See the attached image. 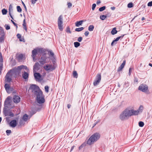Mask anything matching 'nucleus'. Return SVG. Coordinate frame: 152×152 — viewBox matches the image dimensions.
Wrapping results in <instances>:
<instances>
[{
  "label": "nucleus",
  "mask_w": 152,
  "mask_h": 152,
  "mask_svg": "<svg viewBox=\"0 0 152 152\" xmlns=\"http://www.w3.org/2000/svg\"><path fill=\"white\" fill-rule=\"evenodd\" d=\"M100 134L98 133H95L92 135L87 141V144L90 145L94 144L97 141L100 137Z\"/></svg>",
  "instance_id": "f257e3e1"
},
{
  "label": "nucleus",
  "mask_w": 152,
  "mask_h": 152,
  "mask_svg": "<svg viewBox=\"0 0 152 152\" xmlns=\"http://www.w3.org/2000/svg\"><path fill=\"white\" fill-rule=\"evenodd\" d=\"M130 117L129 113V109L127 108L120 115L119 118L122 121H124L127 119L129 117Z\"/></svg>",
  "instance_id": "f03ea898"
},
{
  "label": "nucleus",
  "mask_w": 152,
  "mask_h": 152,
  "mask_svg": "<svg viewBox=\"0 0 152 152\" xmlns=\"http://www.w3.org/2000/svg\"><path fill=\"white\" fill-rule=\"evenodd\" d=\"M34 95L36 96V100L38 103L42 104L44 103L45 101L44 96L41 90L38 91Z\"/></svg>",
  "instance_id": "7ed1b4c3"
},
{
  "label": "nucleus",
  "mask_w": 152,
  "mask_h": 152,
  "mask_svg": "<svg viewBox=\"0 0 152 152\" xmlns=\"http://www.w3.org/2000/svg\"><path fill=\"white\" fill-rule=\"evenodd\" d=\"M14 71V73H15L16 75H19L21 71L26 70L27 72L28 71V69L26 66L21 65L18 66L16 68L12 70Z\"/></svg>",
  "instance_id": "20e7f679"
},
{
  "label": "nucleus",
  "mask_w": 152,
  "mask_h": 152,
  "mask_svg": "<svg viewBox=\"0 0 152 152\" xmlns=\"http://www.w3.org/2000/svg\"><path fill=\"white\" fill-rule=\"evenodd\" d=\"M49 57L46 54H43L42 55L39 62L41 64L44 65L45 63L49 62Z\"/></svg>",
  "instance_id": "39448f33"
},
{
  "label": "nucleus",
  "mask_w": 152,
  "mask_h": 152,
  "mask_svg": "<svg viewBox=\"0 0 152 152\" xmlns=\"http://www.w3.org/2000/svg\"><path fill=\"white\" fill-rule=\"evenodd\" d=\"M138 89L147 94H150V92L148 89V87L146 85L143 84L139 86Z\"/></svg>",
  "instance_id": "423d86ee"
},
{
  "label": "nucleus",
  "mask_w": 152,
  "mask_h": 152,
  "mask_svg": "<svg viewBox=\"0 0 152 152\" xmlns=\"http://www.w3.org/2000/svg\"><path fill=\"white\" fill-rule=\"evenodd\" d=\"M56 66L54 64H45L43 66V68L46 71L48 72L52 71L55 69Z\"/></svg>",
  "instance_id": "0eeeda50"
},
{
  "label": "nucleus",
  "mask_w": 152,
  "mask_h": 152,
  "mask_svg": "<svg viewBox=\"0 0 152 152\" xmlns=\"http://www.w3.org/2000/svg\"><path fill=\"white\" fill-rule=\"evenodd\" d=\"M13 70H10L8 72L5 76V81L6 82H10L11 81V77L14 74Z\"/></svg>",
  "instance_id": "6e6552de"
},
{
  "label": "nucleus",
  "mask_w": 152,
  "mask_h": 152,
  "mask_svg": "<svg viewBox=\"0 0 152 152\" xmlns=\"http://www.w3.org/2000/svg\"><path fill=\"white\" fill-rule=\"evenodd\" d=\"M63 18L61 15L58 17V24L59 29L61 31H62L63 29Z\"/></svg>",
  "instance_id": "1a4fd4ad"
},
{
  "label": "nucleus",
  "mask_w": 152,
  "mask_h": 152,
  "mask_svg": "<svg viewBox=\"0 0 152 152\" xmlns=\"http://www.w3.org/2000/svg\"><path fill=\"white\" fill-rule=\"evenodd\" d=\"M29 88L32 90V91L34 94L41 90L39 89V87L35 85H31Z\"/></svg>",
  "instance_id": "9d476101"
},
{
  "label": "nucleus",
  "mask_w": 152,
  "mask_h": 152,
  "mask_svg": "<svg viewBox=\"0 0 152 152\" xmlns=\"http://www.w3.org/2000/svg\"><path fill=\"white\" fill-rule=\"evenodd\" d=\"M101 74H97L93 83L94 86H96L99 84L101 81Z\"/></svg>",
  "instance_id": "9b49d317"
},
{
  "label": "nucleus",
  "mask_w": 152,
  "mask_h": 152,
  "mask_svg": "<svg viewBox=\"0 0 152 152\" xmlns=\"http://www.w3.org/2000/svg\"><path fill=\"white\" fill-rule=\"evenodd\" d=\"M40 49H35L32 51L31 56L33 58V60L34 61H35V58L37 53L40 52Z\"/></svg>",
  "instance_id": "f8f14e48"
},
{
  "label": "nucleus",
  "mask_w": 152,
  "mask_h": 152,
  "mask_svg": "<svg viewBox=\"0 0 152 152\" xmlns=\"http://www.w3.org/2000/svg\"><path fill=\"white\" fill-rule=\"evenodd\" d=\"M129 111L130 116L132 115H137L139 114L137 110H135L133 109H129Z\"/></svg>",
  "instance_id": "ddd939ff"
},
{
  "label": "nucleus",
  "mask_w": 152,
  "mask_h": 152,
  "mask_svg": "<svg viewBox=\"0 0 152 152\" xmlns=\"http://www.w3.org/2000/svg\"><path fill=\"white\" fill-rule=\"evenodd\" d=\"M6 90L8 93L10 92L13 91V88L10 87V86L8 84L6 83L4 86Z\"/></svg>",
  "instance_id": "4468645a"
},
{
  "label": "nucleus",
  "mask_w": 152,
  "mask_h": 152,
  "mask_svg": "<svg viewBox=\"0 0 152 152\" xmlns=\"http://www.w3.org/2000/svg\"><path fill=\"white\" fill-rule=\"evenodd\" d=\"M17 58L19 61H21L25 59V56L23 54H18L17 55Z\"/></svg>",
  "instance_id": "2eb2a0df"
},
{
  "label": "nucleus",
  "mask_w": 152,
  "mask_h": 152,
  "mask_svg": "<svg viewBox=\"0 0 152 152\" xmlns=\"http://www.w3.org/2000/svg\"><path fill=\"white\" fill-rule=\"evenodd\" d=\"M20 98L18 96L15 95L13 98V100L14 103H17L19 102L20 101Z\"/></svg>",
  "instance_id": "dca6fc26"
},
{
  "label": "nucleus",
  "mask_w": 152,
  "mask_h": 152,
  "mask_svg": "<svg viewBox=\"0 0 152 152\" xmlns=\"http://www.w3.org/2000/svg\"><path fill=\"white\" fill-rule=\"evenodd\" d=\"M17 124V121L15 120H12L10 123V126L13 128L15 127L16 126Z\"/></svg>",
  "instance_id": "f3484780"
},
{
  "label": "nucleus",
  "mask_w": 152,
  "mask_h": 152,
  "mask_svg": "<svg viewBox=\"0 0 152 152\" xmlns=\"http://www.w3.org/2000/svg\"><path fill=\"white\" fill-rule=\"evenodd\" d=\"M11 97H8L6 99L5 102L4 104L5 105H6L7 106H8L10 105V101H11Z\"/></svg>",
  "instance_id": "a211bd4d"
},
{
  "label": "nucleus",
  "mask_w": 152,
  "mask_h": 152,
  "mask_svg": "<svg viewBox=\"0 0 152 152\" xmlns=\"http://www.w3.org/2000/svg\"><path fill=\"white\" fill-rule=\"evenodd\" d=\"M5 34L4 32H0V43L4 41Z\"/></svg>",
  "instance_id": "6ab92c4d"
},
{
  "label": "nucleus",
  "mask_w": 152,
  "mask_h": 152,
  "mask_svg": "<svg viewBox=\"0 0 152 152\" xmlns=\"http://www.w3.org/2000/svg\"><path fill=\"white\" fill-rule=\"evenodd\" d=\"M34 75L36 80L39 81L40 80L41 75L39 73L35 72Z\"/></svg>",
  "instance_id": "aec40b11"
},
{
  "label": "nucleus",
  "mask_w": 152,
  "mask_h": 152,
  "mask_svg": "<svg viewBox=\"0 0 152 152\" xmlns=\"http://www.w3.org/2000/svg\"><path fill=\"white\" fill-rule=\"evenodd\" d=\"M126 64V61H124L123 63L121 64L120 66L119 67L118 69V71L119 72L121 71L124 68Z\"/></svg>",
  "instance_id": "412c9836"
},
{
  "label": "nucleus",
  "mask_w": 152,
  "mask_h": 152,
  "mask_svg": "<svg viewBox=\"0 0 152 152\" xmlns=\"http://www.w3.org/2000/svg\"><path fill=\"white\" fill-rule=\"evenodd\" d=\"M39 64L38 63H36L34 66L33 70L34 72H37L39 69Z\"/></svg>",
  "instance_id": "4be33fe9"
},
{
  "label": "nucleus",
  "mask_w": 152,
  "mask_h": 152,
  "mask_svg": "<svg viewBox=\"0 0 152 152\" xmlns=\"http://www.w3.org/2000/svg\"><path fill=\"white\" fill-rule=\"evenodd\" d=\"M30 118V116H29L27 115L26 114L23 115L22 119L23 120L25 121H26L28 119H29Z\"/></svg>",
  "instance_id": "5701e85b"
},
{
  "label": "nucleus",
  "mask_w": 152,
  "mask_h": 152,
  "mask_svg": "<svg viewBox=\"0 0 152 152\" xmlns=\"http://www.w3.org/2000/svg\"><path fill=\"white\" fill-rule=\"evenodd\" d=\"M143 110V107L142 105H140L138 109L137 110L139 114L141 113Z\"/></svg>",
  "instance_id": "b1692460"
},
{
  "label": "nucleus",
  "mask_w": 152,
  "mask_h": 152,
  "mask_svg": "<svg viewBox=\"0 0 152 152\" xmlns=\"http://www.w3.org/2000/svg\"><path fill=\"white\" fill-rule=\"evenodd\" d=\"M121 37H117L112 42L111 45L113 46L114 45H115L116 44V42L118 41Z\"/></svg>",
  "instance_id": "393cba45"
},
{
  "label": "nucleus",
  "mask_w": 152,
  "mask_h": 152,
  "mask_svg": "<svg viewBox=\"0 0 152 152\" xmlns=\"http://www.w3.org/2000/svg\"><path fill=\"white\" fill-rule=\"evenodd\" d=\"M83 20H81L79 21H77L75 23V26L77 27H79L80 26L82 25L83 22Z\"/></svg>",
  "instance_id": "a878e982"
},
{
  "label": "nucleus",
  "mask_w": 152,
  "mask_h": 152,
  "mask_svg": "<svg viewBox=\"0 0 152 152\" xmlns=\"http://www.w3.org/2000/svg\"><path fill=\"white\" fill-rule=\"evenodd\" d=\"M28 74L26 72H24V73L23 75V77L25 79H26L28 78Z\"/></svg>",
  "instance_id": "bb28decb"
},
{
  "label": "nucleus",
  "mask_w": 152,
  "mask_h": 152,
  "mask_svg": "<svg viewBox=\"0 0 152 152\" xmlns=\"http://www.w3.org/2000/svg\"><path fill=\"white\" fill-rule=\"evenodd\" d=\"M117 32L115 28H113L111 31V33L112 35H114L116 34Z\"/></svg>",
  "instance_id": "cd10ccee"
},
{
  "label": "nucleus",
  "mask_w": 152,
  "mask_h": 152,
  "mask_svg": "<svg viewBox=\"0 0 152 152\" xmlns=\"http://www.w3.org/2000/svg\"><path fill=\"white\" fill-rule=\"evenodd\" d=\"M23 26L24 29L26 31H27V28L26 26V23L25 22V20H24L23 21Z\"/></svg>",
  "instance_id": "c85d7f7f"
},
{
  "label": "nucleus",
  "mask_w": 152,
  "mask_h": 152,
  "mask_svg": "<svg viewBox=\"0 0 152 152\" xmlns=\"http://www.w3.org/2000/svg\"><path fill=\"white\" fill-rule=\"evenodd\" d=\"M13 11V9H12V5L10 4L9 7V13L10 14V13H11Z\"/></svg>",
  "instance_id": "c756f323"
},
{
  "label": "nucleus",
  "mask_w": 152,
  "mask_h": 152,
  "mask_svg": "<svg viewBox=\"0 0 152 152\" xmlns=\"http://www.w3.org/2000/svg\"><path fill=\"white\" fill-rule=\"evenodd\" d=\"M74 44L75 47L76 48H77L80 45V43L78 42H74Z\"/></svg>",
  "instance_id": "7c9ffc66"
},
{
  "label": "nucleus",
  "mask_w": 152,
  "mask_h": 152,
  "mask_svg": "<svg viewBox=\"0 0 152 152\" xmlns=\"http://www.w3.org/2000/svg\"><path fill=\"white\" fill-rule=\"evenodd\" d=\"M94 28V26L93 25H90L88 28V30L90 31H93Z\"/></svg>",
  "instance_id": "2f4dec72"
},
{
  "label": "nucleus",
  "mask_w": 152,
  "mask_h": 152,
  "mask_svg": "<svg viewBox=\"0 0 152 152\" xmlns=\"http://www.w3.org/2000/svg\"><path fill=\"white\" fill-rule=\"evenodd\" d=\"M73 75L74 77L77 78V74L76 71H74Z\"/></svg>",
  "instance_id": "473e14b6"
},
{
  "label": "nucleus",
  "mask_w": 152,
  "mask_h": 152,
  "mask_svg": "<svg viewBox=\"0 0 152 152\" xmlns=\"http://www.w3.org/2000/svg\"><path fill=\"white\" fill-rule=\"evenodd\" d=\"M83 29H84V28L82 27L76 28L75 29V31H80L83 30Z\"/></svg>",
  "instance_id": "72a5a7b5"
},
{
  "label": "nucleus",
  "mask_w": 152,
  "mask_h": 152,
  "mask_svg": "<svg viewBox=\"0 0 152 152\" xmlns=\"http://www.w3.org/2000/svg\"><path fill=\"white\" fill-rule=\"evenodd\" d=\"M2 13L3 15H6L7 12V10L5 9H4L2 10Z\"/></svg>",
  "instance_id": "f704fd0d"
},
{
  "label": "nucleus",
  "mask_w": 152,
  "mask_h": 152,
  "mask_svg": "<svg viewBox=\"0 0 152 152\" xmlns=\"http://www.w3.org/2000/svg\"><path fill=\"white\" fill-rule=\"evenodd\" d=\"M17 11L19 12H21L22 11V9L20 7V6H17Z\"/></svg>",
  "instance_id": "c9c22d12"
},
{
  "label": "nucleus",
  "mask_w": 152,
  "mask_h": 152,
  "mask_svg": "<svg viewBox=\"0 0 152 152\" xmlns=\"http://www.w3.org/2000/svg\"><path fill=\"white\" fill-rule=\"evenodd\" d=\"M66 32L68 33L71 34V32L70 31V29L69 27H68L66 29Z\"/></svg>",
  "instance_id": "e433bc0d"
},
{
  "label": "nucleus",
  "mask_w": 152,
  "mask_h": 152,
  "mask_svg": "<svg viewBox=\"0 0 152 152\" xmlns=\"http://www.w3.org/2000/svg\"><path fill=\"white\" fill-rule=\"evenodd\" d=\"M139 125L140 126L142 127L144 126V123L143 122L140 121L139 123Z\"/></svg>",
  "instance_id": "4c0bfd02"
},
{
  "label": "nucleus",
  "mask_w": 152,
  "mask_h": 152,
  "mask_svg": "<svg viewBox=\"0 0 152 152\" xmlns=\"http://www.w3.org/2000/svg\"><path fill=\"white\" fill-rule=\"evenodd\" d=\"M133 6V4L132 3H130L128 4L127 7L128 8H131Z\"/></svg>",
  "instance_id": "58836bf2"
},
{
  "label": "nucleus",
  "mask_w": 152,
  "mask_h": 152,
  "mask_svg": "<svg viewBox=\"0 0 152 152\" xmlns=\"http://www.w3.org/2000/svg\"><path fill=\"white\" fill-rule=\"evenodd\" d=\"M105 9V6H103L102 7H100L99 9V10L100 11H102L103 10H104Z\"/></svg>",
  "instance_id": "ea45409f"
},
{
  "label": "nucleus",
  "mask_w": 152,
  "mask_h": 152,
  "mask_svg": "<svg viewBox=\"0 0 152 152\" xmlns=\"http://www.w3.org/2000/svg\"><path fill=\"white\" fill-rule=\"evenodd\" d=\"M106 18V16L104 15H101L100 17V18L102 20H104Z\"/></svg>",
  "instance_id": "a19ab883"
},
{
  "label": "nucleus",
  "mask_w": 152,
  "mask_h": 152,
  "mask_svg": "<svg viewBox=\"0 0 152 152\" xmlns=\"http://www.w3.org/2000/svg\"><path fill=\"white\" fill-rule=\"evenodd\" d=\"M45 90L46 92H48L49 90V87L47 86H46L45 87Z\"/></svg>",
  "instance_id": "79ce46f5"
},
{
  "label": "nucleus",
  "mask_w": 152,
  "mask_h": 152,
  "mask_svg": "<svg viewBox=\"0 0 152 152\" xmlns=\"http://www.w3.org/2000/svg\"><path fill=\"white\" fill-rule=\"evenodd\" d=\"M83 38L82 37H78V38L77 39V41L79 42H81Z\"/></svg>",
  "instance_id": "37998d69"
},
{
  "label": "nucleus",
  "mask_w": 152,
  "mask_h": 152,
  "mask_svg": "<svg viewBox=\"0 0 152 152\" xmlns=\"http://www.w3.org/2000/svg\"><path fill=\"white\" fill-rule=\"evenodd\" d=\"M96 4H93L92 5V10H94V9H95V8L96 7Z\"/></svg>",
  "instance_id": "c03bdc74"
},
{
  "label": "nucleus",
  "mask_w": 152,
  "mask_h": 152,
  "mask_svg": "<svg viewBox=\"0 0 152 152\" xmlns=\"http://www.w3.org/2000/svg\"><path fill=\"white\" fill-rule=\"evenodd\" d=\"M37 1V0H31V2L32 4H34Z\"/></svg>",
  "instance_id": "a18cd8bd"
},
{
  "label": "nucleus",
  "mask_w": 152,
  "mask_h": 152,
  "mask_svg": "<svg viewBox=\"0 0 152 152\" xmlns=\"http://www.w3.org/2000/svg\"><path fill=\"white\" fill-rule=\"evenodd\" d=\"M68 7V8H70L72 6V4L70 2H68L67 3Z\"/></svg>",
  "instance_id": "49530a36"
},
{
  "label": "nucleus",
  "mask_w": 152,
  "mask_h": 152,
  "mask_svg": "<svg viewBox=\"0 0 152 152\" xmlns=\"http://www.w3.org/2000/svg\"><path fill=\"white\" fill-rule=\"evenodd\" d=\"M148 6L149 7H151L152 6V1H150L148 3Z\"/></svg>",
  "instance_id": "de8ad7c7"
},
{
  "label": "nucleus",
  "mask_w": 152,
  "mask_h": 152,
  "mask_svg": "<svg viewBox=\"0 0 152 152\" xmlns=\"http://www.w3.org/2000/svg\"><path fill=\"white\" fill-rule=\"evenodd\" d=\"M11 131L10 130H7L6 131V132L8 135V134H10L11 133Z\"/></svg>",
  "instance_id": "09e8293b"
},
{
  "label": "nucleus",
  "mask_w": 152,
  "mask_h": 152,
  "mask_svg": "<svg viewBox=\"0 0 152 152\" xmlns=\"http://www.w3.org/2000/svg\"><path fill=\"white\" fill-rule=\"evenodd\" d=\"M132 68H131L129 69V75H130L131 72L132 70Z\"/></svg>",
  "instance_id": "8fccbe9b"
},
{
  "label": "nucleus",
  "mask_w": 152,
  "mask_h": 152,
  "mask_svg": "<svg viewBox=\"0 0 152 152\" xmlns=\"http://www.w3.org/2000/svg\"><path fill=\"white\" fill-rule=\"evenodd\" d=\"M89 34V32L88 31H86L85 32L84 34L86 36H87Z\"/></svg>",
  "instance_id": "3c124183"
},
{
  "label": "nucleus",
  "mask_w": 152,
  "mask_h": 152,
  "mask_svg": "<svg viewBox=\"0 0 152 152\" xmlns=\"http://www.w3.org/2000/svg\"><path fill=\"white\" fill-rule=\"evenodd\" d=\"M10 28V26H9L7 25L6 27V29L7 30H9Z\"/></svg>",
  "instance_id": "603ef678"
},
{
  "label": "nucleus",
  "mask_w": 152,
  "mask_h": 152,
  "mask_svg": "<svg viewBox=\"0 0 152 152\" xmlns=\"http://www.w3.org/2000/svg\"><path fill=\"white\" fill-rule=\"evenodd\" d=\"M2 57L1 53H0V61H2Z\"/></svg>",
  "instance_id": "864d4df0"
},
{
  "label": "nucleus",
  "mask_w": 152,
  "mask_h": 152,
  "mask_svg": "<svg viewBox=\"0 0 152 152\" xmlns=\"http://www.w3.org/2000/svg\"><path fill=\"white\" fill-rule=\"evenodd\" d=\"M20 41H23L24 42V39L23 38H20Z\"/></svg>",
  "instance_id": "5fc2aeb1"
},
{
  "label": "nucleus",
  "mask_w": 152,
  "mask_h": 152,
  "mask_svg": "<svg viewBox=\"0 0 152 152\" xmlns=\"http://www.w3.org/2000/svg\"><path fill=\"white\" fill-rule=\"evenodd\" d=\"M50 55L53 56L54 55V53H53V52L52 51H50Z\"/></svg>",
  "instance_id": "6e6d98bb"
},
{
  "label": "nucleus",
  "mask_w": 152,
  "mask_h": 152,
  "mask_svg": "<svg viewBox=\"0 0 152 152\" xmlns=\"http://www.w3.org/2000/svg\"><path fill=\"white\" fill-rule=\"evenodd\" d=\"M111 9L112 10H114L115 9V7H111Z\"/></svg>",
  "instance_id": "4d7b16f0"
},
{
  "label": "nucleus",
  "mask_w": 152,
  "mask_h": 152,
  "mask_svg": "<svg viewBox=\"0 0 152 152\" xmlns=\"http://www.w3.org/2000/svg\"><path fill=\"white\" fill-rule=\"evenodd\" d=\"M100 2H100V1L98 0L97 1L96 3L98 4H100Z\"/></svg>",
  "instance_id": "13d9d810"
},
{
  "label": "nucleus",
  "mask_w": 152,
  "mask_h": 152,
  "mask_svg": "<svg viewBox=\"0 0 152 152\" xmlns=\"http://www.w3.org/2000/svg\"><path fill=\"white\" fill-rule=\"evenodd\" d=\"M83 147V145H81V146H80L79 148V150H80L81 148H82Z\"/></svg>",
  "instance_id": "bf43d9fd"
},
{
  "label": "nucleus",
  "mask_w": 152,
  "mask_h": 152,
  "mask_svg": "<svg viewBox=\"0 0 152 152\" xmlns=\"http://www.w3.org/2000/svg\"><path fill=\"white\" fill-rule=\"evenodd\" d=\"M17 36L18 38H20L21 35L20 34H18L17 35Z\"/></svg>",
  "instance_id": "052dcab7"
},
{
  "label": "nucleus",
  "mask_w": 152,
  "mask_h": 152,
  "mask_svg": "<svg viewBox=\"0 0 152 152\" xmlns=\"http://www.w3.org/2000/svg\"><path fill=\"white\" fill-rule=\"evenodd\" d=\"M70 106H71V105L69 104H68L67 105V107L68 108H69L70 107Z\"/></svg>",
  "instance_id": "680f3d73"
},
{
  "label": "nucleus",
  "mask_w": 152,
  "mask_h": 152,
  "mask_svg": "<svg viewBox=\"0 0 152 152\" xmlns=\"http://www.w3.org/2000/svg\"><path fill=\"white\" fill-rule=\"evenodd\" d=\"M11 21L12 22V23H13L14 25H16V24L12 20H11Z\"/></svg>",
  "instance_id": "e2e57ef3"
},
{
  "label": "nucleus",
  "mask_w": 152,
  "mask_h": 152,
  "mask_svg": "<svg viewBox=\"0 0 152 152\" xmlns=\"http://www.w3.org/2000/svg\"><path fill=\"white\" fill-rule=\"evenodd\" d=\"M10 14V17H11V18L12 19H13V18L12 17V15H11V13H10V14Z\"/></svg>",
  "instance_id": "0e129e2a"
},
{
  "label": "nucleus",
  "mask_w": 152,
  "mask_h": 152,
  "mask_svg": "<svg viewBox=\"0 0 152 152\" xmlns=\"http://www.w3.org/2000/svg\"><path fill=\"white\" fill-rule=\"evenodd\" d=\"M73 148H74V146L72 147L71 148V151H72L73 150Z\"/></svg>",
  "instance_id": "69168bd1"
},
{
  "label": "nucleus",
  "mask_w": 152,
  "mask_h": 152,
  "mask_svg": "<svg viewBox=\"0 0 152 152\" xmlns=\"http://www.w3.org/2000/svg\"><path fill=\"white\" fill-rule=\"evenodd\" d=\"M145 20V18L144 17H142V20Z\"/></svg>",
  "instance_id": "338daca9"
},
{
  "label": "nucleus",
  "mask_w": 152,
  "mask_h": 152,
  "mask_svg": "<svg viewBox=\"0 0 152 152\" xmlns=\"http://www.w3.org/2000/svg\"><path fill=\"white\" fill-rule=\"evenodd\" d=\"M149 65L150 66H151V67H152V64H150V63H149Z\"/></svg>",
  "instance_id": "774afa93"
}]
</instances>
